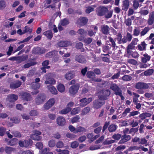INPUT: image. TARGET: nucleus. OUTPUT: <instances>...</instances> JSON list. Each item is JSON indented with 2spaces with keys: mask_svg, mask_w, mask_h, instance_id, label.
<instances>
[{
  "mask_svg": "<svg viewBox=\"0 0 154 154\" xmlns=\"http://www.w3.org/2000/svg\"><path fill=\"white\" fill-rule=\"evenodd\" d=\"M72 43L68 41H60L58 43V45L60 47H66L71 46Z\"/></svg>",
  "mask_w": 154,
  "mask_h": 154,
  "instance_id": "17",
  "label": "nucleus"
},
{
  "mask_svg": "<svg viewBox=\"0 0 154 154\" xmlns=\"http://www.w3.org/2000/svg\"><path fill=\"white\" fill-rule=\"evenodd\" d=\"M139 6V2L137 0H134L133 1V7L134 10L137 9Z\"/></svg>",
  "mask_w": 154,
  "mask_h": 154,
  "instance_id": "41",
  "label": "nucleus"
},
{
  "mask_svg": "<svg viewBox=\"0 0 154 154\" xmlns=\"http://www.w3.org/2000/svg\"><path fill=\"white\" fill-rule=\"evenodd\" d=\"M55 100L54 98L50 99L44 105V108L45 109H48L54 104Z\"/></svg>",
  "mask_w": 154,
  "mask_h": 154,
  "instance_id": "7",
  "label": "nucleus"
},
{
  "mask_svg": "<svg viewBox=\"0 0 154 154\" xmlns=\"http://www.w3.org/2000/svg\"><path fill=\"white\" fill-rule=\"evenodd\" d=\"M58 90L61 92H63L65 91V87L62 84H59L57 86Z\"/></svg>",
  "mask_w": 154,
  "mask_h": 154,
  "instance_id": "43",
  "label": "nucleus"
},
{
  "mask_svg": "<svg viewBox=\"0 0 154 154\" xmlns=\"http://www.w3.org/2000/svg\"><path fill=\"white\" fill-rule=\"evenodd\" d=\"M32 28L26 26L25 27L23 31V33L25 34L29 32V33H30L32 32Z\"/></svg>",
  "mask_w": 154,
  "mask_h": 154,
  "instance_id": "36",
  "label": "nucleus"
},
{
  "mask_svg": "<svg viewBox=\"0 0 154 154\" xmlns=\"http://www.w3.org/2000/svg\"><path fill=\"white\" fill-rule=\"evenodd\" d=\"M92 41V38L90 37L85 38H84L83 42L85 44H88L91 43Z\"/></svg>",
  "mask_w": 154,
  "mask_h": 154,
  "instance_id": "47",
  "label": "nucleus"
},
{
  "mask_svg": "<svg viewBox=\"0 0 154 154\" xmlns=\"http://www.w3.org/2000/svg\"><path fill=\"white\" fill-rule=\"evenodd\" d=\"M94 30L91 29L88 31V34L89 36L91 37L95 35L96 32L98 30V27L96 26L94 27Z\"/></svg>",
  "mask_w": 154,
  "mask_h": 154,
  "instance_id": "21",
  "label": "nucleus"
},
{
  "mask_svg": "<svg viewBox=\"0 0 154 154\" xmlns=\"http://www.w3.org/2000/svg\"><path fill=\"white\" fill-rule=\"evenodd\" d=\"M135 87L138 89L146 90L149 88V85L148 84L145 83L138 82L136 84Z\"/></svg>",
  "mask_w": 154,
  "mask_h": 154,
  "instance_id": "6",
  "label": "nucleus"
},
{
  "mask_svg": "<svg viewBox=\"0 0 154 154\" xmlns=\"http://www.w3.org/2000/svg\"><path fill=\"white\" fill-rule=\"evenodd\" d=\"M21 85V82L17 80L11 83L10 86V88L14 89L19 87Z\"/></svg>",
  "mask_w": 154,
  "mask_h": 154,
  "instance_id": "14",
  "label": "nucleus"
},
{
  "mask_svg": "<svg viewBox=\"0 0 154 154\" xmlns=\"http://www.w3.org/2000/svg\"><path fill=\"white\" fill-rule=\"evenodd\" d=\"M77 32L79 34L85 35L87 33V32L84 29H80L78 30Z\"/></svg>",
  "mask_w": 154,
  "mask_h": 154,
  "instance_id": "64",
  "label": "nucleus"
},
{
  "mask_svg": "<svg viewBox=\"0 0 154 154\" xmlns=\"http://www.w3.org/2000/svg\"><path fill=\"white\" fill-rule=\"evenodd\" d=\"M140 33V28L138 27H135L134 29L133 35L135 36H138Z\"/></svg>",
  "mask_w": 154,
  "mask_h": 154,
  "instance_id": "31",
  "label": "nucleus"
},
{
  "mask_svg": "<svg viewBox=\"0 0 154 154\" xmlns=\"http://www.w3.org/2000/svg\"><path fill=\"white\" fill-rule=\"evenodd\" d=\"M129 125H131L132 127H135L138 125V123L137 121H135L133 119L131 121Z\"/></svg>",
  "mask_w": 154,
  "mask_h": 154,
  "instance_id": "60",
  "label": "nucleus"
},
{
  "mask_svg": "<svg viewBox=\"0 0 154 154\" xmlns=\"http://www.w3.org/2000/svg\"><path fill=\"white\" fill-rule=\"evenodd\" d=\"M18 141V139L16 138H13V139L10 140L8 142V145L11 146H14L16 145Z\"/></svg>",
  "mask_w": 154,
  "mask_h": 154,
  "instance_id": "32",
  "label": "nucleus"
},
{
  "mask_svg": "<svg viewBox=\"0 0 154 154\" xmlns=\"http://www.w3.org/2000/svg\"><path fill=\"white\" fill-rule=\"evenodd\" d=\"M34 53L38 54H41L45 53L46 51V50L43 48L37 47L33 49Z\"/></svg>",
  "mask_w": 154,
  "mask_h": 154,
  "instance_id": "18",
  "label": "nucleus"
},
{
  "mask_svg": "<svg viewBox=\"0 0 154 154\" xmlns=\"http://www.w3.org/2000/svg\"><path fill=\"white\" fill-rule=\"evenodd\" d=\"M57 124L60 126H63L65 125L66 122L64 118L60 116L58 117L57 119Z\"/></svg>",
  "mask_w": 154,
  "mask_h": 154,
  "instance_id": "15",
  "label": "nucleus"
},
{
  "mask_svg": "<svg viewBox=\"0 0 154 154\" xmlns=\"http://www.w3.org/2000/svg\"><path fill=\"white\" fill-rule=\"evenodd\" d=\"M70 111V109L66 107L65 109L61 110L59 113L61 114H65L68 113Z\"/></svg>",
  "mask_w": 154,
  "mask_h": 154,
  "instance_id": "50",
  "label": "nucleus"
},
{
  "mask_svg": "<svg viewBox=\"0 0 154 154\" xmlns=\"http://www.w3.org/2000/svg\"><path fill=\"white\" fill-rule=\"evenodd\" d=\"M108 11V8L105 6H100L97 7L96 10V13L100 16L104 15Z\"/></svg>",
  "mask_w": 154,
  "mask_h": 154,
  "instance_id": "1",
  "label": "nucleus"
},
{
  "mask_svg": "<svg viewBox=\"0 0 154 154\" xmlns=\"http://www.w3.org/2000/svg\"><path fill=\"white\" fill-rule=\"evenodd\" d=\"M104 103L103 100L99 99V100H95L94 102V106L96 109L100 108Z\"/></svg>",
  "mask_w": 154,
  "mask_h": 154,
  "instance_id": "11",
  "label": "nucleus"
},
{
  "mask_svg": "<svg viewBox=\"0 0 154 154\" xmlns=\"http://www.w3.org/2000/svg\"><path fill=\"white\" fill-rule=\"evenodd\" d=\"M66 136L67 137L71 139H74L76 137V135L72 134L70 133H67L66 134Z\"/></svg>",
  "mask_w": 154,
  "mask_h": 154,
  "instance_id": "58",
  "label": "nucleus"
},
{
  "mask_svg": "<svg viewBox=\"0 0 154 154\" xmlns=\"http://www.w3.org/2000/svg\"><path fill=\"white\" fill-rule=\"evenodd\" d=\"M92 99L91 97L89 98H82L79 100V105L81 107H83L86 106L90 103L92 101Z\"/></svg>",
  "mask_w": 154,
  "mask_h": 154,
  "instance_id": "5",
  "label": "nucleus"
},
{
  "mask_svg": "<svg viewBox=\"0 0 154 154\" xmlns=\"http://www.w3.org/2000/svg\"><path fill=\"white\" fill-rule=\"evenodd\" d=\"M90 110V108L89 106H87L83 109L81 112L80 115L81 116H84L87 114L89 112Z\"/></svg>",
  "mask_w": 154,
  "mask_h": 154,
  "instance_id": "26",
  "label": "nucleus"
},
{
  "mask_svg": "<svg viewBox=\"0 0 154 154\" xmlns=\"http://www.w3.org/2000/svg\"><path fill=\"white\" fill-rule=\"evenodd\" d=\"M121 137H122V135L119 134H114L112 136L113 139L117 140H119Z\"/></svg>",
  "mask_w": 154,
  "mask_h": 154,
  "instance_id": "63",
  "label": "nucleus"
},
{
  "mask_svg": "<svg viewBox=\"0 0 154 154\" xmlns=\"http://www.w3.org/2000/svg\"><path fill=\"white\" fill-rule=\"evenodd\" d=\"M131 56L134 58H137L139 57L140 55L137 51H135L132 52Z\"/></svg>",
  "mask_w": 154,
  "mask_h": 154,
  "instance_id": "59",
  "label": "nucleus"
},
{
  "mask_svg": "<svg viewBox=\"0 0 154 154\" xmlns=\"http://www.w3.org/2000/svg\"><path fill=\"white\" fill-rule=\"evenodd\" d=\"M33 144V141L31 139L20 140L18 144L22 147L27 148L31 146Z\"/></svg>",
  "mask_w": 154,
  "mask_h": 154,
  "instance_id": "2",
  "label": "nucleus"
},
{
  "mask_svg": "<svg viewBox=\"0 0 154 154\" xmlns=\"http://www.w3.org/2000/svg\"><path fill=\"white\" fill-rule=\"evenodd\" d=\"M88 21V19L85 17L80 18L77 20V23L80 26H82L85 25Z\"/></svg>",
  "mask_w": 154,
  "mask_h": 154,
  "instance_id": "16",
  "label": "nucleus"
},
{
  "mask_svg": "<svg viewBox=\"0 0 154 154\" xmlns=\"http://www.w3.org/2000/svg\"><path fill=\"white\" fill-rule=\"evenodd\" d=\"M94 75V73L93 72L89 71L88 72L87 74V76L88 77L91 79H92Z\"/></svg>",
  "mask_w": 154,
  "mask_h": 154,
  "instance_id": "61",
  "label": "nucleus"
},
{
  "mask_svg": "<svg viewBox=\"0 0 154 154\" xmlns=\"http://www.w3.org/2000/svg\"><path fill=\"white\" fill-rule=\"evenodd\" d=\"M120 79H122L124 81H128L131 80L132 77L128 75H125L123 76Z\"/></svg>",
  "mask_w": 154,
  "mask_h": 154,
  "instance_id": "44",
  "label": "nucleus"
},
{
  "mask_svg": "<svg viewBox=\"0 0 154 154\" xmlns=\"http://www.w3.org/2000/svg\"><path fill=\"white\" fill-rule=\"evenodd\" d=\"M143 57H141L142 62L143 63H146L147 61L150 60L151 57L148 55L147 54H143Z\"/></svg>",
  "mask_w": 154,
  "mask_h": 154,
  "instance_id": "25",
  "label": "nucleus"
},
{
  "mask_svg": "<svg viewBox=\"0 0 154 154\" xmlns=\"http://www.w3.org/2000/svg\"><path fill=\"white\" fill-rule=\"evenodd\" d=\"M75 60L80 63H83L86 62L85 58L81 55H77L75 56Z\"/></svg>",
  "mask_w": 154,
  "mask_h": 154,
  "instance_id": "23",
  "label": "nucleus"
},
{
  "mask_svg": "<svg viewBox=\"0 0 154 154\" xmlns=\"http://www.w3.org/2000/svg\"><path fill=\"white\" fill-rule=\"evenodd\" d=\"M140 113V112L137 111H135L131 112H130L128 116L130 117L132 116H135L138 115Z\"/></svg>",
  "mask_w": 154,
  "mask_h": 154,
  "instance_id": "62",
  "label": "nucleus"
},
{
  "mask_svg": "<svg viewBox=\"0 0 154 154\" xmlns=\"http://www.w3.org/2000/svg\"><path fill=\"white\" fill-rule=\"evenodd\" d=\"M43 34L49 39H51L53 37L52 33L50 30H48L44 32Z\"/></svg>",
  "mask_w": 154,
  "mask_h": 154,
  "instance_id": "33",
  "label": "nucleus"
},
{
  "mask_svg": "<svg viewBox=\"0 0 154 154\" xmlns=\"http://www.w3.org/2000/svg\"><path fill=\"white\" fill-rule=\"evenodd\" d=\"M110 92L108 90H103L100 92L99 95V99L104 100L106 99V97L110 94Z\"/></svg>",
  "mask_w": 154,
  "mask_h": 154,
  "instance_id": "4",
  "label": "nucleus"
},
{
  "mask_svg": "<svg viewBox=\"0 0 154 154\" xmlns=\"http://www.w3.org/2000/svg\"><path fill=\"white\" fill-rule=\"evenodd\" d=\"M150 28L148 26L145 27L142 29V31L140 32V35L141 37L145 35L150 30Z\"/></svg>",
  "mask_w": 154,
  "mask_h": 154,
  "instance_id": "28",
  "label": "nucleus"
},
{
  "mask_svg": "<svg viewBox=\"0 0 154 154\" xmlns=\"http://www.w3.org/2000/svg\"><path fill=\"white\" fill-rule=\"evenodd\" d=\"M79 144V142L76 141H74L71 143L70 146L72 148H76L78 147Z\"/></svg>",
  "mask_w": 154,
  "mask_h": 154,
  "instance_id": "45",
  "label": "nucleus"
},
{
  "mask_svg": "<svg viewBox=\"0 0 154 154\" xmlns=\"http://www.w3.org/2000/svg\"><path fill=\"white\" fill-rule=\"evenodd\" d=\"M129 2L128 0H125L123 1V7L125 10H127L129 6Z\"/></svg>",
  "mask_w": 154,
  "mask_h": 154,
  "instance_id": "48",
  "label": "nucleus"
},
{
  "mask_svg": "<svg viewBox=\"0 0 154 154\" xmlns=\"http://www.w3.org/2000/svg\"><path fill=\"white\" fill-rule=\"evenodd\" d=\"M18 98V96L17 95L11 94L8 96V100L10 102H14L17 100Z\"/></svg>",
  "mask_w": 154,
  "mask_h": 154,
  "instance_id": "19",
  "label": "nucleus"
},
{
  "mask_svg": "<svg viewBox=\"0 0 154 154\" xmlns=\"http://www.w3.org/2000/svg\"><path fill=\"white\" fill-rule=\"evenodd\" d=\"M63 146L64 143L61 141H58L56 144V146L58 148H62Z\"/></svg>",
  "mask_w": 154,
  "mask_h": 154,
  "instance_id": "55",
  "label": "nucleus"
},
{
  "mask_svg": "<svg viewBox=\"0 0 154 154\" xmlns=\"http://www.w3.org/2000/svg\"><path fill=\"white\" fill-rule=\"evenodd\" d=\"M50 151V149L48 148H45L39 151V154H47L48 152Z\"/></svg>",
  "mask_w": 154,
  "mask_h": 154,
  "instance_id": "54",
  "label": "nucleus"
},
{
  "mask_svg": "<svg viewBox=\"0 0 154 154\" xmlns=\"http://www.w3.org/2000/svg\"><path fill=\"white\" fill-rule=\"evenodd\" d=\"M79 86V84H78L71 86L69 89V92L70 94H75L77 92Z\"/></svg>",
  "mask_w": 154,
  "mask_h": 154,
  "instance_id": "9",
  "label": "nucleus"
},
{
  "mask_svg": "<svg viewBox=\"0 0 154 154\" xmlns=\"http://www.w3.org/2000/svg\"><path fill=\"white\" fill-rule=\"evenodd\" d=\"M45 99V96L42 94H38L35 98V102L37 104L42 103Z\"/></svg>",
  "mask_w": 154,
  "mask_h": 154,
  "instance_id": "10",
  "label": "nucleus"
},
{
  "mask_svg": "<svg viewBox=\"0 0 154 154\" xmlns=\"http://www.w3.org/2000/svg\"><path fill=\"white\" fill-rule=\"evenodd\" d=\"M50 74H49L45 75L43 78L46 79V80L45 82V84L47 85L50 84L51 85H54L55 84V80L53 78H49L50 75Z\"/></svg>",
  "mask_w": 154,
  "mask_h": 154,
  "instance_id": "8",
  "label": "nucleus"
},
{
  "mask_svg": "<svg viewBox=\"0 0 154 154\" xmlns=\"http://www.w3.org/2000/svg\"><path fill=\"white\" fill-rule=\"evenodd\" d=\"M97 7L96 5H91L90 6L87 7L85 10V12L86 13L89 14L94 10V8Z\"/></svg>",
  "mask_w": 154,
  "mask_h": 154,
  "instance_id": "27",
  "label": "nucleus"
},
{
  "mask_svg": "<svg viewBox=\"0 0 154 154\" xmlns=\"http://www.w3.org/2000/svg\"><path fill=\"white\" fill-rule=\"evenodd\" d=\"M80 119L79 116L77 115L71 118V122L72 123L79 122Z\"/></svg>",
  "mask_w": 154,
  "mask_h": 154,
  "instance_id": "35",
  "label": "nucleus"
},
{
  "mask_svg": "<svg viewBox=\"0 0 154 154\" xmlns=\"http://www.w3.org/2000/svg\"><path fill=\"white\" fill-rule=\"evenodd\" d=\"M14 136L15 137H21V134L19 131H13L11 132Z\"/></svg>",
  "mask_w": 154,
  "mask_h": 154,
  "instance_id": "46",
  "label": "nucleus"
},
{
  "mask_svg": "<svg viewBox=\"0 0 154 154\" xmlns=\"http://www.w3.org/2000/svg\"><path fill=\"white\" fill-rule=\"evenodd\" d=\"M114 92L115 94L120 97L122 100H124L125 99V97L122 95V91L119 88Z\"/></svg>",
  "mask_w": 154,
  "mask_h": 154,
  "instance_id": "30",
  "label": "nucleus"
},
{
  "mask_svg": "<svg viewBox=\"0 0 154 154\" xmlns=\"http://www.w3.org/2000/svg\"><path fill=\"white\" fill-rule=\"evenodd\" d=\"M16 148L11 146H6L4 148L2 147L0 148V152H3L4 151L7 154H11L16 152Z\"/></svg>",
  "mask_w": 154,
  "mask_h": 154,
  "instance_id": "3",
  "label": "nucleus"
},
{
  "mask_svg": "<svg viewBox=\"0 0 154 154\" xmlns=\"http://www.w3.org/2000/svg\"><path fill=\"white\" fill-rule=\"evenodd\" d=\"M153 72V70L152 69H149L146 71L144 72V75L146 76H149L152 74Z\"/></svg>",
  "mask_w": 154,
  "mask_h": 154,
  "instance_id": "53",
  "label": "nucleus"
},
{
  "mask_svg": "<svg viewBox=\"0 0 154 154\" xmlns=\"http://www.w3.org/2000/svg\"><path fill=\"white\" fill-rule=\"evenodd\" d=\"M47 88L50 91L52 94H57V91L56 88L52 85H50L47 86Z\"/></svg>",
  "mask_w": 154,
  "mask_h": 154,
  "instance_id": "24",
  "label": "nucleus"
},
{
  "mask_svg": "<svg viewBox=\"0 0 154 154\" xmlns=\"http://www.w3.org/2000/svg\"><path fill=\"white\" fill-rule=\"evenodd\" d=\"M40 86V84L39 83H33L32 85V87L34 89H38Z\"/></svg>",
  "mask_w": 154,
  "mask_h": 154,
  "instance_id": "52",
  "label": "nucleus"
},
{
  "mask_svg": "<svg viewBox=\"0 0 154 154\" xmlns=\"http://www.w3.org/2000/svg\"><path fill=\"white\" fill-rule=\"evenodd\" d=\"M113 10L111 11H108V10L107 11L106 13L104 15L105 16V18L109 19L111 18L113 14Z\"/></svg>",
  "mask_w": 154,
  "mask_h": 154,
  "instance_id": "38",
  "label": "nucleus"
},
{
  "mask_svg": "<svg viewBox=\"0 0 154 154\" xmlns=\"http://www.w3.org/2000/svg\"><path fill=\"white\" fill-rule=\"evenodd\" d=\"M57 53V52L56 51H53L47 53L46 54V57L48 58H51L56 55Z\"/></svg>",
  "mask_w": 154,
  "mask_h": 154,
  "instance_id": "37",
  "label": "nucleus"
},
{
  "mask_svg": "<svg viewBox=\"0 0 154 154\" xmlns=\"http://www.w3.org/2000/svg\"><path fill=\"white\" fill-rule=\"evenodd\" d=\"M87 130L84 127L82 126H79L76 128V130L75 131V133L79 132H86Z\"/></svg>",
  "mask_w": 154,
  "mask_h": 154,
  "instance_id": "29",
  "label": "nucleus"
},
{
  "mask_svg": "<svg viewBox=\"0 0 154 154\" xmlns=\"http://www.w3.org/2000/svg\"><path fill=\"white\" fill-rule=\"evenodd\" d=\"M131 138V137L130 135L124 134L122 136V139L119 141L118 143L123 144L130 140Z\"/></svg>",
  "mask_w": 154,
  "mask_h": 154,
  "instance_id": "13",
  "label": "nucleus"
},
{
  "mask_svg": "<svg viewBox=\"0 0 154 154\" xmlns=\"http://www.w3.org/2000/svg\"><path fill=\"white\" fill-rule=\"evenodd\" d=\"M154 23V11L150 12L149 15V18L147 20L148 25H151Z\"/></svg>",
  "mask_w": 154,
  "mask_h": 154,
  "instance_id": "12",
  "label": "nucleus"
},
{
  "mask_svg": "<svg viewBox=\"0 0 154 154\" xmlns=\"http://www.w3.org/2000/svg\"><path fill=\"white\" fill-rule=\"evenodd\" d=\"M102 32L105 34H107L109 33V27L106 25L102 26L101 27Z\"/></svg>",
  "mask_w": 154,
  "mask_h": 154,
  "instance_id": "22",
  "label": "nucleus"
},
{
  "mask_svg": "<svg viewBox=\"0 0 154 154\" xmlns=\"http://www.w3.org/2000/svg\"><path fill=\"white\" fill-rule=\"evenodd\" d=\"M74 77V75L71 72L67 73L65 75V78L68 80H70Z\"/></svg>",
  "mask_w": 154,
  "mask_h": 154,
  "instance_id": "42",
  "label": "nucleus"
},
{
  "mask_svg": "<svg viewBox=\"0 0 154 154\" xmlns=\"http://www.w3.org/2000/svg\"><path fill=\"white\" fill-rule=\"evenodd\" d=\"M80 107H77L73 108L71 112V114L72 115H75L78 114L80 111Z\"/></svg>",
  "mask_w": 154,
  "mask_h": 154,
  "instance_id": "40",
  "label": "nucleus"
},
{
  "mask_svg": "<svg viewBox=\"0 0 154 154\" xmlns=\"http://www.w3.org/2000/svg\"><path fill=\"white\" fill-rule=\"evenodd\" d=\"M22 98L26 101H30L32 99V97L30 94L27 92H25L23 94Z\"/></svg>",
  "mask_w": 154,
  "mask_h": 154,
  "instance_id": "20",
  "label": "nucleus"
},
{
  "mask_svg": "<svg viewBox=\"0 0 154 154\" xmlns=\"http://www.w3.org/2000/svg\"><path fill=\"white\" fill-rule=\"evenodd\" d=\"M144 96L147 98H150L152 99L153 94L151 93H146L144 95Z\"/></svg>",
  "mask_w": 154,
  "mask_h": 154,
  "instance_id": "57",
  "label": "nucleus"
},
{
  "mask_svg": "<svg viewBox=\"0 0 154 154\" xmlns=\"http://www.w3.org/2000/svg\"><path fill=\"white\" fill-rule=\"evenodd\" d=\"M60 23L61 25L63 26H65L68 24L69 23V22L67 19L64 18L61 20Z\"/></svg>",
  "mask_w": 154,
  "mask_h": 154,
  "instance_id": "49",
  "label": "nucleus"
},
{
  "mask_svg": "<svg viewBox=\"0 0 154 154\" xmlns=\"http://www.w3.org/2000/svg\"><path fill=\"white\" fill-rule=\"evenodd\" d=\"M48 146L50 147H54L55 145V141L54 140H51L48 142Z\"/></svg>",
  "mask_w": 154,
  "mask_h": 154,
  "instance_id": "51",
  "label": "nucleus"
},
{
  "mask_svg": "<svg viewBox=\"0 0 154 154\" xmlns=\"http://www.w3.org/2000/svg\"><path fill=\"white\" fill-rule=\"evenodd\" d=\"M6 6L5 2L3 0L0 1V10H2Z\"/></svg>",
  "mask_w": 154,
  "mask_h": 154,
  "instance_id": "56",
  "label": "nucleus"
},
{
  "mask_svg": "<svg viewBox=\"0 0 154 154\" xmlns=\"http://www.w3.org/2000/svg\"><path fill=\"white\" fill-rule=\"evenodd\" d=\"M117 128V126L114 124H111L109 125L108 127V130L110 132L115 131Z\"/></svg>",
  "mask_w": 154,
  "mask_h": 154,
  "instance_id": "34",
  "label": "nucleus"
},
{
  "mask_svg": "<svg viewBox=\"0 0 154 154\" xmlns=\"http://www.w3.org/2000/svg\"><path fill=\"white\" fill-rule=\"evenodd\" d=\"M31 138L32 139L36 140H40L42 139L41 136L35 134H32L31 136Z\"/></svg>",
  "mask_w": 154,
  "mask_h": 154,
  "instance_id": "39",
  "label": "nucleus"
}]
</instances>
